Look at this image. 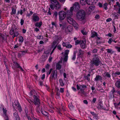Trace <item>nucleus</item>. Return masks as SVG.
I'll return each mask as SVG.
<instances>
[{
    "label": "nucleus",
    "mask_w": 120,
    "mask_h": 120,
    "mask_svg": "<svg viewBox=\"0 0 120 120\" xmlns=\"http://www.w3.org/2000/svg\"><path fill=\"white\" fill-rule=\"evenodd\" d=\"M70 8V10L66 11V15H67V21L69 23L72 24L74 26L77 27L78 25V24L71 17L73 15L72 12L74 8Z\"/></svg>",
    "instance_id": "f257e3e1"
},
{
    "label": "nucleus",
    "mask_w": 120,
    "mask_h": 120,
    "mask_svg": "<svg viewBox=\"0 0 120 120\" xmlns=\"http://www.w3.org/2000/svg\"><path fill=\"white\" fill-rule=\"evenodd\" d=\"M77 19L80 21L84 20L86 17V13L83 10H80L78 11L76 15Z\"/></svg>",
    "instance_id": "f03ea898"
},
{
    "label": "nucleus",
    "mask_w": 120,
    "mask_h": 120,
    "mask_svg": "<svg viewBox=\"0 0 120 120\" xmlns=\"http://www.w3.org/2000/svg\"><path fill=\"white\" fill-rule=\"evenodd\" d=\"M92 66H91L90 68H93V65H95L96 66H98L100 63L99 58L98 56L96 55H93V58L92 61Z\"/></svg>",
    "instance_id": "7ed1b4c3"
},
{
    "label": "nucleus",
    "mask_w": 120,
    "mask_h": 120,
    "mask_svg": "<svg viewBox=\"0 0 120 120\" xmlns=\"http://www.w3.org/2000/svg\"><path fill=\"white\" fill-rule=\"evenodd\" d=\"M64 10L66 12L67 10V8H65ZM66 12V13L64 11H61L59 13V19L60 20H62L64 19L65 18Z\"/></svg>",
    "instance_id": "20e7f679"
},
{
    "label": "nucleus",
    "mask_w": 120,
    "mask_h": 120,
    "mask_svg": "<svg viewBox=\"0 0 120 120\" xmlns=\"http://www.w3.org/2000/svg\"><path fill=\"white\" fill-rule=\"evenodd\" d=\"M12 105L15 110H16V111H18L20 112L21 111L22 109L21 106L18 102H17L13 103Z\"/></svg>",
    "instance_id": "39448f33"
},
{
    "label": "nucleus",
    "mask_w": 120,
    "mask_h": 120,
    "mask_svg": "<svg viewBox=\"0 0 120 120\" xmlns=\"http://www.w3.org/2000/svg\"><path fill=\"white\" fill-rule=\"evenodd\" d=\"M57 71L56 69L52 70L50 77V80L52 82V81L53 79H55V76L56 78L57 77Z\"/></svg>",
    "instance_id": "423d86ee"
},
{
    "label": "nucleus",
    "mask_w": 120,
    "mask_h": 120,
    "mask_svg": "<svg viewBox=\"0 0 120 120\" xmlns=\"http://www.w3.org/2000/svg\"><path fill=\"white\" fill-rule=\"evenodd\" d=\"M34 103L35 105H40V102L38 96L34 95Z\"/></svg>",
    "instance_id": "0eeeda50"
},
{
    "label": "nucleus",
    "mask_w": 120,
    "mask_h": 120,
    "mask_svg": "<svg viewBox=\"0 0 120 120\" xmlns=\"http://www.w3.org/2000/svg\"><path fill=\"white\" fill-rule=\"evenodd\" d=\"M7 36L6 34H1L0 36V41L1 43L7 42Z\"/></svg>",
    "instance_id": "6e6552de"
},
{
    "label": "nucleus",
    "mask_w": 120,
    "mask_h": 120,
    "mask_svg": "<svg viewBox=\"0 0 120 120\" xmlns=\"http://www.w3.org/2000/svg\"><path fill=\"white\" fill-rule=\"evenodd\" d=\"M51 3L57 8H60L61 6L59 2L56 0H50Z\"/></svg>",
    "instance_id": "1a4fd4ad"
},
{
    "label": "nucleus",
    "mask_w": 120,
    "mask_h": 120,
    "mask_svg": "<svg viewBox=\"0 0 120 120\" xmlns=\"http://www.w3.org/2000/svg\"><path fill=\"white\" fill-rule=\"evenodd\" d=\"M15 33L19 34V31L16 28L12 27L10 31V34L11 35H12Z\"/></svg>",
    "instance_id": "9d476101"
},
{
    "label": "nucleus",
    "mask_w": 120,
    "mask_h": 120,
    "mask_svg": "<svg viewBox=\"0 0 120 120\" xmlns=\"http://www.w3.org/2000/svg\"><path fill=\"white\" fill-rule=\"evenodd\" d=\"M32 19L33 21L36 22L38 21L40 19L39 16L36 14H34L32 15Z\"/></svg>",
    "instance_id": "9b49d317"
},
{
    "label": "nucleus",
    "mask_w": 120,
    "mask_h": 120,
    "mask_svg": "<svg viewBox=\"0 0 120 120\" xmlns=\"http://www.w3.org/2000/svg\"><path fill=\"white\" fill-rule=\"evenodd\" d=\"M62 45L64 47H65L67 48H71L72 47V45L69 42H63Z\"/></svg>",
    "instance_id": "f8f14e48"
},
{
    "label": "nucleus",
    "mask_w": 120,
    "mask_h": 120,
    "mask_svg": "<svg viewBox=\"0 0 120 120\" xmlns=\"http://www.w3.org/2000/svg\"><path fill=\"white\" fill-rule=\"evenodd\" d=\"M3 116L5 120L9 119L8 115H7V110L6 109H4V108H3Z\"/></svg>",
    "instance_id": "ddd939ff"
},
{
    "label": "nucleus",
    "mask_w": 120,
    "mask_h": 120,
    "mask_svg": "<svg viewBox=\"0 0 120 120\" xmlns=\"http://www.w3.org/2000/svg\"><path fill=\"white\" fill-rule=\"evenodd\" d=\"M86 41L85 39L83 40L81 42L80 46L82 49H84L86 48Z\"/></svg>",
    "instance_id": "4468645a"
},
{
    "label": "nucleus",
    "mask_w": 120,
    "mask_h": 120,
    "mask_svg": "<svg viewBox=\"0 0 120 120\" xmlns=\"http://www.w3.org/2000/svg\"><path fill=\"white\" fill-rule=\"evenodd\" d=\"M13 117L15 120H20V118L17 112H15L13 114Z\"/></svg>",
    "instance_id": "2eb2a0df"
},
{
    "label": "nucleus",
    "mask_w": 120,
    "mask_h": 120,
    "mask_svg": "<svg viewBox=\"0 0 120 120\" xmlns=\"http://www.w3.org/2000/svg\"><path fill=\"white\" fill-rule=\"evenodd\" d=\"M57 45L58 43H57V41H53L52 43L51 48L55 49L57 47Z\"/></svg>",
    "instance_id": "dca6fc26"
},
{
    "label": "nucleus",
    "mask_w": 120,
    "mask_h": 120,
    "mask_svg": "<svg viewBox=\"0 0 120 120\" xmlns=\"http://www.w3.org/2000/svg\"><path fill=\"white\" fill-rule=\"evenodd\" d=\"M97 108L99 109H102L105 110V109L103 106V104L102 103H100L98 105Z\"/></svg>",
    "instance_id": "f3484780"
},
{
    "label": "nucleus",
    "mask_w": 120,
    "mask_h": 120,
    "mask_svg": "<svg viewBox=\"0 0 120 120\" xmlns=\"http://www.w3.org/2000/svg\"><path fill=\"white\" fill-rule=\"evenodd\" d=\"M84 53V51H82V50L80 49H79L78 50V55L80 57H81L83 54Z\"/></svg>",
    "instance_id": "a211bd4d"
},
{
    "label": "nucleus",
    "mask_w": 120,
    "mask_h": 120,
    "mask_svg": "<svg viewBox=\"0 0 120 120\" xmlns=\"http://www.w3.org/2000/svg\"><path fill=\"white\" fill-rule=\"evenodd\" d=\"M102 79V78L101 76L98 75L96 76L95 78H94V80L95 81H97L100 80H101Z\"/></svg>",
    "instance_id": "6ab92c4d"
},
{
    "label": "nucleus",
    "mask_w": 120,
    "mask_h": 120,
    "mask_svg": "<svg viewBox=\"0 0 120 120\" xmlns=\"http://www.w3.org/2000/svg\"><path fill=\"white\" fill-rule=\"evenodd\" d=\"M71 8H80V4L78 2H75L73 4Z\"/></svg>",
    "instance_id": "aec40b11"
},
{
    "label": "nucleus",
    "mask_w": 120,
    "mask_h": 120,
    "mask_svg": "<svg viewBox=\"0 0 120 120\" xmlns=\"http://www.w3.org/2000/svg\"><path fill=\"white\" fill-rule=\"evenodd\" d=\"M14 63L17 68L20 69L22 71H24V70L17 63L15 62Z\"/></svg>",
    "instance_id": "412c9836"
},
{
    "label": "nucleus",
    "mask_w": 120,
    "mask_h": 120,
    "mask_svg": "<svg viewBox=\"0 0 120 120\" xmlns=\"http://www.w3.org/2000/svg\"><path fill=\"white\" fill-rule=\"evenodd\" d=\"M112 74L113 76H116L120 75V72L119 71H116L115 72L112 73Z\"/></svg>",
    "instance_id": "4be33fe9"
},
{
    "label": "nucleus",
    "mask_w": 120,
    "mask_h": 120,
    "mask_svg": "<svg viewBox=\"0 0 120 120\" xmlns=\"http://www.w3.org/2000/svg\"><path fill=\"white\" fill-rule=\"evenodd\" d=\"M103 77H107L108 78H110L111 75L108 72H105L103 74Z\"/></svg>",
    "instance_id": "5701e85b"
},
{
    "label": "nucleus",
    "mask_w": 120,
    "mask_h": 120,
    "mask_svg": "<svg viewBox=\"0 0 120 120\" xmlns=\"http://www.w3.org/2000/svg\"><path fill=\"white\" fill-rule=\"evenodd\" d=\"M98 34L95 31L92 32L91 34V37L92 38H94L95 37H97Z\"/></svg>",
    "instance_id": "b1692460"
},
{
    "label": "nucleus",
    "mask_w": 120,
    "mask_h": 120,
    "mask_svg": "<svg viewBox=\"0 0 120 120\" xmlns=\"http://www.w3.org/2000/svg\"><path fill=\"white\" fill-rule=\"evenodd\" d=\"M115 85L117 88L120 89V80H117L115 83Z\"/></svg>",
    "instance_id": "393cba45"
},
{
    "label": "nucleus",
    "mask_w": 120,
    "mask_h": 120,
    "mask_svg": "<svg viewBox=\"0 0 120 120\" xmlns=\"http://www.w3.org/2000/svg\"><path fill=\"white\" fill-rule=\"evenodd\" d=\"M62 65L60 64L59 63H57L56 65V69L59 70L61 68Z\"/></svg>",
    "instance_id": "a878e982"
},
{
    "label": "nucleus",
    "mask_w": 120,
    "mask_h": 120,
    "mask_svg": "<svg viewBox=\"0 0 120 120\" xmlns=\"http://www.w3.org/2000/svg\"><path fill=\"white\" fill-rule=\"evenodd\" d=\"M72 27L70 26H68L66 29V31L68 32H70L72 30Z\"/></svg>",
    "instance_id": "bb28decb"
},
{
    "label": "nucleus",
    "mask_w": 120,
    "mask_h": 120,
    "mask_svg": "<svg viewBox=\"0 0 120 120\" xmlns=\"http://www.w3.org/2000/svg\"><path fill=\"white\" fill-rule=\"evenodd\" d=\"M90 2V0H80V2L82 5L85 4L87 1Z\"/></svg>",
    "instance_id": "cd10ccee"
},
{
    "label": "nucleus",
    "mask_w": 120,
    "mask_h": 120,
    "mask_svg": "<svg viewBox=\"0 0 120 120\" xmlns=\"http://www.w3.org/2000/svg\"><path fill=\"white\" fill-rule=\"evenodd\" d=\"M90 74H88L87 75H84V77L88 81H89L90 80V79L89 77H90Z\"/></svg>",
    "instance_id": "c85d7f7f"
},
{
    "label": "nucleus",
    "mask_w": 120,
    "mask_h": 120,
    "mask_svg": "<svg viewBox=\"0 0 120 120\" xmlns=\"http://www.w3.org/2000/svg\"><path fill=\"white\" fill-rule=\"evenodd\" d=\"M106 50L108 53L111 54H112L115 52V51H113L112 49H106Z\"/></svg>",
    "instance_id": "c756f323"
},
{
    "label": "nucleus",
    "mask_w": 120,
    "mask_h": 120,
    "mask_svg": "<svg viewBox=\"0 0 120 120\" xmlns=\"http://www.w3.org/2000/svg\"><path fill=\"white\" fill-rule=\"evenodd\" d=\"M59 82L61 86H63L64 85V84L63 80L62 79H59Z\"/></svg>",
    "instance_id": "7c9ffc66"
},
{
    "label": "nucleus",
    "mask_w": 120,
    "mask_h": 120,
    "mask_svg": "<svg viewBox=\"0 0 120 120\" xmlns=\"http://www.w3.org/2000/svg\"><path fill=\"white\" fill-rule=\"evenodd\" d=\"M52 68H51L49 70H46V74L48 76L51 74L52 71Z\"/></svg>",
    "instance_id": "2f4dec72"
},
{
    "label": "nucleus",
    "mask_w": 120,
    "mask_h": 120,
    "mask_svg": "<svg viewBox=\"0 0 120 120\" xmlns=\"http://www.w3.org/2000/svg\"><path fill=\"white\" fill-rule=\"evenodd\" d=\"M42 24V22H40L39 23H36L35 25V26L40 27H41Z\"/></svg>",
    "instance_id": "473e14b6"
},
{
    "label": "nucleus",
    "mask_w": 120,
    "mask_h": 120,
    "mask_svg": "<svg viewBox=\"0 0 120 120\" xmlns=\"http://www.w3.org/2000/svg\"><path fill=\"white\" fill-rule=\"evenodd\" d=\"M68 106L70 109L71 110H73L74 108V106L71 103L69 104Z\"/></svg>",
    "instance_id": "72a5a7b5"
},
{
    "label": "nucleus",
    "mask_w": 120,
    "mask_h": 120,
    "mask_svg": "<svg viewBox=\"0 0 120 120\" xmlns=\"http://www.w3.org/2000/svg\"><path fill=\"white\" fill-rule=\"evenodd\" d=\"M39 106L40 105L38 106H38L37 107L36 109V112L38 113H40L42 111H41L39 107Z\"/></svg>",
    "instance_id": "f704fd0d"
},
{
    "label": "nucleus",
    "mask_w": 120,
    "mask_h": 120,
    "mask_svg": "<svg viewBox=\"0 0 120 120\" xmlns=\"http://www.w3.org/2000/svg\"><path fill=\"white\" fill-rule=\"evenodd\" d=\"M41 113L43 115L46 116L48 117L49 115L48 113L45 111H42L41 112Z\"/></svg>",
    "instance_id": "c9c22d12"
},
{
    "label": "nucleus",
    "mask_w": 120,
    "mask_h": 120,
    "mask_svg": "<svg viewBox=\"0 0 120 120\" xmlns=\"http://www.w3.org/2000/svg\"><path fill=\"white\" fill-rule=\"evenodd\" d=\"M34 108H33L32 106H30V112L33 115H34L33 112H34Z\"/></svg>",
    "instance_id": "e433bc0d"
},
{
    "label": "nucleus",
    "mask_w": 120,
    "mask_h": 120,
    "mask_svg": "<svg viewBox=\"0 0 120 120\" xmlns=\"http://www.w3.org/2000/svg\"><path fill=\"white\" fill-rule=\"evenodd\" d=\"M57 96L56 97V98H59L60 96V92L59 91V90H57V91L56 92V94Z\"/></svg>",
    "instance_id": "4c0bfd02"
},
{
    "label": "nucleus",
    "mask_w": 120,
    "mask_h": 120,
    "mask_svg": "<svg viewBox=\"0 0 120 120\" xmlns=\"http://www.w3.org/2000/svg\"><path fill=\"white\" fill-rule=\"evenodd\" d=\"M59 25L60 27L62 28V29H64L65 26V24L64 23L62 22Z\"/></svg>",
    "instance_id": "58836bf2"
},
{
    "label": "nucleus",
    "mask_w": 120,
    "mask_h": 120,
    "mask_svg": "<svg viewBox=\"0 0 120 120\" xmlns=\"http://www.w3.org/2000/svg\"><path fill=\"white\" fill-rule=\"evenodd\" d=\"M50 67V65L49 64H47L45 66V68L46 70H49Z\"/></svg>",
    "instance_id": "ea45409f"
},
{
    "label": "nucleus",
    "mask_w": 120,
    "mask_h": 120,
    "mask_svg": "<svg viewBox=\"0 0 120 120\" xmlns=\"http://www.w3.org/2000/svg\"><path fill=\"white\" fill-rule=\"evenodd\" d=\"M23 41V37L21 36L19 37V42L22 43Z\"/></svg>",
    "instance_id": "a19ab883"
},
{
    "label": "nucleus",
    "mask_w": 120,
    "mask_h": 120,
    "mask_svg": "<svg viewBox=\"0 0 120 120\" xmlns=\"http://www.w3.org/2000/svg\"><path fill=\"white\" fill-rule=\"evenodd\" d=\"M69 51L68 50H66L65 51V56H68Z\"/></svg>",
    "instance_id": "79ce46f5"
},
{
    "label": "nucleus",
    "mask_w": 120,
    "mask_h": 120,
    "mask_svg": "<svg viewBox=\"0 0 120 120\" xmlns=\"http://www.w3.org/2000/svg\"><path fill=\"white\" fill-rule=\"evenodd\" d=\"M81 42V41L79 40H77L75 41V45H77L78 44H79V43H80Z\"/></svg>",
    "instance_id": "37998d69"
},
{
    "label": "nucleus",
    "mask_w": 120,
    "mask_h": 120,
    "mask_svg": "<svg viewBox=\"0 0 120 120\" xmlns=\"http://www.w3.org/2000/svg\"><path fill=\"white\" fill-rule=\"evenodd\" d=\"M12 14H15L16 13V9L15 8H12Z\"/></svg>",
    "instance_id": "c03bdc74"
},
{
    "label": "nucleus",
    "mask_w": 120,
    "mask_h": 120,
    "mask_svg": "<svg viewBox=\"0 0 120 120\" xmlns=\"http://www.w3.org/2000/svg\"><path fill=\"white\" fill-rule=\"evenodd\" d=\"M35 90H34L31 91L30 93V96L31 97L32 96L33 93H34Z\"/></svg>",
    "instance_id": "a18cd8bd"
},
{
    "label": "nucleus",
    "mask_w": 120,
    "mask_h": 120,
    "mask_svg": "<svg viewBox=\"0 0 120 120\" xmlns=\"http://www.w3.org/2000/svg\"><path fill=\"white\" fill-rule=\"evenodd\" d=\"M113 17H114L115 19H118V17L116 14H113L112 15Z\"/></svg>",
    "instance_id": "49530a36"
},
{
    "label": "nucleus",
    "mask_w": 120,
    "mask_h": 120,
    "mask_svg": "<svg viewBox=\"0 0 120 120\" xmlns=\"http://www.w3.org/2000/svg\"><path fill=\"white\" fill-rule=\"evenodd\" d=\"M93 8H88V11L87 12H88V14H90V13L92 11V9Z\"/></svg>",
    "instance_id": "de8ad7c7"
},
{
    "label": "nucleus",
    "mask_w": 120,
    "mask_h": 120,
    "mask_svg": "<svg viewBox=\"0 0 120 120\" xmlns=\"http://www.w3.org/2000/svg\"><path fill=\"white\" fill-rule=\"evenodd\" d=\"M113 41V40L112 38H110L108 41V43L110 44H111L112 42Z\"/></svg>",
    "instance_id": "09e8293b"
},
{
    "label": "nucleus",
    "mask_w": 120,
    "mask_h": 120,
    "mask_svg": "<svg viewBox=\"0 0 120 120\" xmlns=\"http://www.w3.org/2000/svg\"><path fill=\"white\" fill-rule=\"evenodd\" d=\"M100 17L98 14H97L95 16V18L97 19H98L100 18Z\"/></svg>",
    "instance_id": "8fccbe9b"
},
{
    "label": "nucleus",
    "mask_w": 120,
    "mask_h": 120,
    "mask_svg": "<svg viewBox=\"0 0 120 120\" xmlns=\"http://www.w3.org/2000/svg\"><path fill=\"white\" fill-rule=\"evenodd\" d=\"M19 34L17 33H15L13 34V35L12 36L13 38H14L15 37H17L18 36Z\"/></svg>",
    "instance_id": "3c124183"
},
{
    "label": "nucleus",
    "mask_w": 120,
    "mask_h": 120,
    "mask_svg": "<svg viewBox=\"0 0 120 120\" xmlns=\"http://www.w3.org/2000/svg\"><path fill=\"white\" fill-rule=\"evenodd\" d=\"M57 49L60 50H62V49L61 47V45H59L57 46Z\"/></svg>",
    "instance_id": "603ef678"
},
{
    "label": "nucleus",
    "mask_w": 120,
    "mask_h": 120,
    "mask_svg": "<svg viewBox=\"0 0 120 120\" xmlns=\"http://www.w3.org/2000/svg\"><path fill=\"white\" fill-rule=\"evenodd\" d=\"M81 85L79 84L77 85V88L78 90H79L81 88Z\"/></svg>",
    "instance_id": "864d4df0"
},
{
    "label": "nucleus",
    "mask_w": 120,
    "mask_h": 120,
    "mask_svg": "<svg viewBox=\"0 0 120 120\" xmlns=\"http://www.w3.org/2000/svg\"><path fill=\"white\" fill-rule=\"evenodd\" d=\"M68 56H65V57L64 59V61H67L68 60Z\"/></svg>",
    "instance_id": "5fc2aeb1"
},
{
    "label": "nucleus",
    "mask_w": 120,
    "mask_h": 120,
    "mask_svg": "<svg viewBox=\"0 0 120 120\" xmlns=\"http://www.w3.org/2000/svg\"><path fill=\"white\" fill-rule=\"evenodd\" d=\"M115 48L117 50L118 52H120V47H119L117 46H116Z\"/></svg>",
    "instance_id": "6e6d98bb"
},
{
    "label": "nucleus",
    "mask_w": 120,
    "mask_h": 120,
    "mask_svg": "<svg viewBox=\"0 0 120 120\" xmlns=\"http://www.w3.org/2000/svg\"><path fill=\"white\" fill-rule=\"evenodd\" d=\"M81 32L84 35H86L87 34V32H84L83 30H81Z\"/></svg>",
    "instance_id": "4d7b16f0"
},
{
    "label": "nucleus",
    "mask_w": 120,
    "mask_h": 120,
    "mask_svg": "<svg viewBox=\"0 0 120 120\" xmlns=\"http://www.w3.org/2000/svg\"><path fill=\"white\" fill-rule=\"evenodd\" d=\"M81 88H86L87 87V86L85 85H81Z\"/></svg>",
    "instance_id": "13d9d810"
},
{
    "label": "nucleus",
    "mask_w": 120,
    "mask_h": 120,
    "mask_svg": "<svg viewBox=\"0 0 120 120\" xmlns=\"http://www.w3.org/2000/svg\"><path fill=\"white\" fill-rule=\"evenodd\" d=\"M64 88H61L60 89V91L59 92H60L63 93L64 92Z\"/></svg>",
    "instance_id": "bf43d9fd"
},
{
    "label": "nucleus",
    "mask_w": 120,
    "mask_h": 120,
    "mask_svg": "<svg viewBox=\"0 0 120 120\" xmlns=\"http://www.w3.org/2000/svg\"><path fill=\"white\" fill-rule=\"evenodd\" d=\"M26 116L28 120H33L29 116H28L27 114L26 115Z\"/></svg>",
    "instance_id": "052dcab7"
},
{
    "label": "nucleus",
    "mask_w": 120,
    "mask_h": 120,
    "mask_svg": "<svg viewBox=\"0 0 120 120\" xmlns=\"http://www.w3.org/2000/svg\"><path fill=\"white\" fill-rule=\"evenodd\" d=\"M22 55H25L26 53H27V51H22Z\"/></svg>",
    "instance_id": "680f3d73"
},
{
    "label": "nucleus",
    "mask_w": 120,
    "mask_h": 120,
    "mask_svg": "<svg viewBox=\"0 0 120 120\" xmlns=\"http://www.w3.org/2000/svg\"><path fill=\"white\" fill-rule=\"evenodd\" d=\"M76 55H75V53L74 54H73V57L72 58V59L73 60H75L76 58Z\"/></svg>",
    "instance_id": "e2e57ef3"
},
{
    "label": "nucleus",
    "mask_w": 120,
    "mask_h": 120,
    "mask_svg": "<svg viewBox=\"0 0 120 120\" xmlns=\"http://www.w3.org/2000/svg\"><path fill=\"white\" fill-rule=\"evenodd\" d=\"M24 23V21L22 19H21V20L20 23L21 25H23Z\"/></svg>",
    "instance_id": "0e129e2a"
},
{
    "label": "nucleus",
    "mask_w": 120,
    "mask_h": 120,
    "mask_svg": "<svg viewBox=\"0 0 120 120\" xmlns=\"http://www.w3.org/2000/svg\"><path fill=\"white\" fill-rule=\"evenodd\" d=\"M117 13L120 15V8H117Z\"/></svg>",
    "instance_id": "69168bd1"
},
{
    "label": "nucleus",
    "mask_w": 120,
    "mask_h": 120,
    "mask_svg": "<svg viewBox=\"0 0 120 120\" xmlns=\"http://www.w3.org/2000/svg\"><path fill=\"white\" fill-rule=\"evenodd\" d=\"M97 50L96 49H94L93 50V52L94 53H96L97 52Z\"/></svg>",
    "instance_id": "338daca9"
},
{
    "label": "nucleus",
    "mask_w": 120,
    "mask_h": 120,
    "mask_svg": "<svg viewBox=\"0 0 120 120\" xmlns=\"http://www.w3.org/2000/svg\"><path fill=\"white\" fill-rule=\"evenodd\" d=\"M54 15L56 18L57 17L58 15V13L57 12H55L54 14Z\"/></svg>",
    "instance_id": "774afa93"
}]
</instances>
